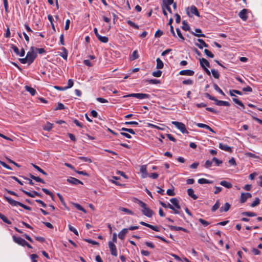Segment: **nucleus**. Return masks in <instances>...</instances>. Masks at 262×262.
I'll use <instances>...</instances> for the list:
<instances>
[{
  "label": "nucleus",
  "mask_w": 262,
  "mask_h": 262,
  "mask_svg": "<svg viewBox=\"0 0 262 262\" xmlns=\"http://www.w3.org/2000/svg\"><path fill=\"white\" fill-rule=\"evenodd\" d=\"M138 203L140 207L142 208V212L144 215L149 217L152 216L153 211L149 208L147 207L145 203L140 200H138Z\"/></svg>",
  "instance_id": "obj_1"
},
{
  "label": "nucleus",
  "mask_w": 262,
  "mask_h": 262,
  "mask_svg": "<svg viewBox=\"0 0 262 262\" xmlns=\"http://www.w3.org/2000/svg\"><path fill=\"white\" fill-rule=\"evenodd\" d=\"M4 198L6 200H7L8 201V202L12 206H19L20 207H21L22 208H23L24 209H26V210H31V208L28 206H26L25 205H24V204L19 202H17L16 201H15L14 200H13L12 199L10 198H9V197H7V196H4Z\"/></svg>",
  "instance_id": "obj_2"
},
{
  "label": "nucleus",
  "mask_w": 262,
  "mask_h": 262,
  "mask_svg": "<svg viewBox=\"0 0 262 262\" xmlns=\"http://www.w3.org/2000/svg\"><path fill=\"white\" fill-rule=\"evenodd\" d=\"M35 51V48L33 47H32L30 48V51H29L26 55V58H27L28 60V64H30L32 63L34 59L36 58L37 55L36 53L34 52Z\"/></svg>",
  "instance_id": "obj_3"
},
{
  "label": "nucleus",
  "mask_w": 262,
  "mask_h": 262,
  "mask_svg": "<svg viewBox=\"0 0 262 262\" xmlns=\"http://www.w3.org/2000/svg\"><path fill=\"white\" fill-rule=\"evenodd\" d=\"M149 95L143 93H132L124 96L123 97H135L139 99L149 98Z\"/></svg>",
  "instance_id": "obj_4"
},
{
  "label": "nucleus",
  "mask_w": 262,
  "mask_h": 262,
  "mask_svg": "<svg viewBox=\"0 0 262 262\" xmlns=\"http://www.w3.org/2000/svg\"><path fill=\"white\" fill-rule=\"evenodd\" d=\"M172 124L174 125L175 126L180 129L182 133L188 134V132L187 130L185 124L183 123L177 121H172Z\"/></svg>",
  "instance_id": "obj_5"
},
{
  "label": "nucleus",
  "mask_w": 262,
  "mask_h": 262,
  "mask_svg": "<svg viewBox=\"0 0 262 262\" xmlns=\"http://www.w3.org/2000/svg\"><path fill=\"white\" fill-rule=\"evenodd\" d=\"M108 247L110 249L111 254L116 256L117 255V253L116 245L113 243V242L110 241L108 242Z\"/></svg>",
  "instance_id": "obj_6"
},
{
  "label": "nucleus",
  "mask_w": 262,
  "mask_h": 262,
  "mask_svg": "<svg viewBox=\"0 0 262 262\" xmlns=\"http://www.w3.org/2000/svg\"><path fill=\"white\" fill-rule=\"evenodd\" d=\"M238 16L243 21L247 20L248 17V10L246 9H243L239 12Z\"/></svg>",
  "instance_id": "obj_7"
},
{
  "label": "nucleus",
  "mask_w": 262,
  "mask_h": 262,
  "mask_svg": "<svg viewBox=\"0 0 262 262\" xmlns=\"http://www.w3.org/2000/svg\"><path fill=\"white\" fill-rule=\"evenodd\" d=\"M252 197V194L250 193L243 192L241 193V198H240V202L241 203H244L246 202L247 200L249 198H251Z\"/></svg>",
  "instance_id": "obj_8"
},
{
  "label": "nucleus",
  "mask_w": 262,
  "mask_h": 262,
  "mask_svg": "<svg viewBox=\"0 0 262 262\" xmlns=\"http://www.w3.org/2000/svg\"><path fill=\"white\" fill-rule=\"evenodd\" d=\"M236 79L239 81L241 83H243L244 81L242 78L239 76H236L235 74H230V86L234 87L233 83L234 82L233 80Z\"/></svg>",
  "instance_id": "obj_9"
},
{
  "label": "nucleus",
  "mask_w": 262,
  "mask_h": 262,
  "mask_svg": "<svg viewBox=\"0 0 262 262\" xmlns=\"http://www.w3.org/2000/svg\"><path fill=\"white\" fill-rule=\"evenodd\" d=\"M188 9H189L190 12L187 11V14L190 16V13L192 14H194L195 15L199 17L200 13L198 12V10L195 6H192L190 8H188Z\"/></svg>",
  "instance_id": "obj_10"
},
{
  "label": "nucleus",
  "mask_w": 262,
  "mask_h": 262,
  "mask_svg": "<svg viewBox=\"0 0 262 262\" xmlns=\"http://www.w3.org/2000/svg\"><path fill=\"white\" fill-rule=\"evenodd\" d=\"M13 239L14 241V242L16 243H17V244L21 246H23L24 247V245L25 244V242H26V241L20 237H16L14 235L13 236Z\"/></svg>",
  "instance_id": "obj_11"
},
{
  "label": "nucleus",
  "mask_w": 262,
  "mask_h": 262,
  "mask_svg": "<svg viewBox=\"0 0 262 262\" xmlns=\"http://www.w3.org/2000/svg\"><path fill=\"white\" fill-rule=\"evenodd\" d=\"M160 204L162 205V207H163L164 208H169L171 209V210H172L173 211L174 213H176V214L179 213V211L178 210H177V209H176L174 208V207L170 204L168 203L167 204H166L165 203H164V202H163L162 201H160Z\"/></svg>",
  "instance_id": "obj_12"
},
{
  "label": "nucleus",
  "mask_w": 262,
  "mask_h": 262,
  "mask_svg": "<svg viewBox=\"0 0 262 262\" xmlns=\"http://www.w3.org/2000/svg\"><path fill=\"white\" fill-rule=\"evenodd\" d=\"M20 190L22 191L25 194L31 198H34L35 195L38 196L40 197L41 196L40 193L35 191H33L32 193H31L30 192L24 190L22 189H20Z\"/></svg>",
  "instance_id": "obj_13"
},
{
  "label": "nucleus",
  "mask_w": 262,
  "mask_h": 262,
  "mask_svg": "<svg viewBox=\"0 0 262 262\" xmlns=\"http://www.w3.org/2000/svg\"><path fill=\"white\" fill-rule=\"evenodd\" d=\"M67 181L73 185H77L78 184H83L81 181L73 177H70L69 179H68Z\"/></svg>",
  "instance_id": "obj_14"
},
{
  "label": "nucleus",
  "mask_w": 262,
  "mask_h": 262,
  "mask_svg": "<svg viewBox=\"0 0 262 262\" xmlns=\"http://www.w3.org/2000/svg\"><path fill=\"white\" fill-rule=\"evenodd\" d=\"M179 73L181 75L192 76L194 75V72L191 70H184L181 71Z\"/></svg>",
  "instance_id": "obj_15"
},
{
  "label": "nucleus",
  "mask_w": 262,
  "mask_h": 262,
  "mask_svg": "<svg viewBox=\"0 0 262 262\" xmlns=\"http://www.w3.org/2000/svg\"><path fill=\"white\" fill-rule=\"evenodd\" d=\"M128 232V229L124 228L121 231H120L118 233V237L120 239H124L125 238V235L127 234Z\"/></svg>",
  "instance_id": "obj_16"
},
{
  "label": "nucleus",
  "mask_w": 262,
  "mask_h": 262,
  "mask_svg": "<svg viewBox=\"0 0 262 262\" xmlns=\"http://www.w3.org/2000/svg\"><path fill=\"white\" fill-rule=\"evenodd\" d=\"M140 172L142 173V177L145 178L148 176L146 165H142L140 167Z\"/></svg>",
  "instance_id": "obj_17"
},
{
  "label": "nucleus",
  "mask_w": 262,
  "mask_h": 262,
  "mask_svg": "<svg viewBox=\"0 0 262 262\" xmlns=\"http://www.w3.org/2000/svg\"><path fill=\"white\" fill-rule=\"evenodd\" d=\"M198 41L200 42V44L196 43L195 45L201 49H203V47H208V45L202 39H198Z\"/></svg>",
  "instance_id": "obj_18"
},
{
  "label": "nucleus",
  "mask_w": 262,
  "mask_h": 262,
  "mask_svg": "<svg viewBox=\"0 0 262 262\" xmlns=\"http://www.w3.org/2000/svg\"><path fill=\"white\" fill-rule=\"evenodd\" d=\"M200 65L202 68L206 67H210L209 62L205 58H202L200 59Z\"/></svg>",
  "instance_id": "obj_19"
},
{
  "label": "nucleus",
  "mask_w": 262,
  "mask_h": 262,
  "mask_svg": "<svg viewBox=\"0 0 262 262\" xmlns=\"http://www.w3.org/2000/svg\"><path fill=\"white\" fill-rule=\"evenodd\" d=\"M196 125L199 127L204 128L205 129H207L210 130V132H211L213 133H215V132L209 126H208L206 124H205L203 123H198L196 124Z\"/></svg>",
  "instance_id": "obj_20"
},
{
  "label": "nucleus",
  "mask_w": 262,
  "mask_h": 262,
  "mask_svg": "<svg viewBox=\"0 0 262 262\" xmlns=\"http://www.w3.org/2000/svg\"><path fill=\"white\" fill-rule=\"evenodd\" d=\"M169 228L171 230H174V231H183L184 232H187V230L183 227H177L172 225H169Z\"/></svg>",
  "instance_id": "obj_21"
},
{
  "label": "nucleus",
  "mask_w": 262,
  "mask_h": 262,
  "mask_svg": "<svg viewBox=\"0 0 262 262\" xmlns=\"http://www.w3.org/2000/svg\"><path fill=\"white\" fill-rule=\"evenodd\" d=\"M215 104L219 106H229V103L228 101H224L222 100H214Z\"/></svg>",
  "instance_id": "obj_22"
},
{
  "label": "nucleus",
  "mask_w": 262,
  "mask_h": 262,
  "mask_svg": "<svg viewBox=\"0 0 262 262\" xmlns=\"http://www.w3.org/2000/svg\"><path fill=\"white\" fill-rule=\"evenodd\" d=\"M195 31L196 33H198V34L195 33L192 31L191 32V33L193 34V35L197 36V37H205V35L204 34H201L202 31L200 29L197 28L195 29Z\"/></svg>",
  "instance_id": "obj_23"
},
{
  "label": "nucleus",
  "mask_w": 262,
  "mask_h": 262,
  "mask_svg": "<svg viewBox=\"0 0 262 262\" xmlns=\"http://www.w3.org/2000/svg\"><path fill=\"white\" fill-rule=\"evenodd\" d=\"M187 193L189 196L191 197L193 200H196L198 196L194 194V191L192 189L189 188L187 190Z\"/></svg>",
  "instance_id": "obj_24"
},
{
  "label": "nucleus",
  "mask_w": 262,
  "mask_h": 262,
  "mask_svg": "<svg viewBox=\"0 0 262 262\" xmlns=\"http://www.w3.org/2000/svg\"><path fill=\"white\" fill-rule=\"evenodd\" d=\"M25 88L26 90L29 92L32 96H34L35 95L36 91L34 89L27 85L25 86Z\"/></svg>",
  "instance_id": "obj_25"
},
{
  "label": "nucleus",
  "mask_w": 262,
  "mask_h": 262,
  "mask_svg": "<svg viewBox=\"0 0 262 262\" xmlns=\"http://www.w3.org/2000/svg\"><path fill=\"white\" fill-rule=\"evenodd\" d=\"M233 101L236 103V104L239 105L242 107L243 109L245 108V106L244 104L241 101L239 100H238L236 97L232 98Z\"/></svg>",
  "instance_id": "obj_26"
},
{
  "label": "nucleus",
  "mask_w": 262,
  "mask_h": 262,
  "mask_svg": "<svg viewBox=\"0 0 262 262\" xmlns=\"http://www.w3.org/2000/svg\"><path fill=\"white\" fill-rule=\"evenodd\" d=\"M229 209V203L227 202L225 203L224 206L220 208V211L221 212H227Z\"/></svg>",
  "instance_id": "obj_27"
},
{
  "label": "nucleus",
  "mask_w": 262,
  "mask_h": 262,
  "mask_svg": "<svg viewBox=\"0 0 262 262\" xmlns=\"http://www.w3.org/2000/svg\"><path fill=\"white\" fill-rule=\"evenodd\" d=\"M156 62H157V66H156L157 69H161L163 68V66H164L163 63L162 61L160 58H158L156 59Z\"/></svg>",
  "instance_id": "obj_28"
},
{
  "label": "nucleus",
  "mask_w": 262,
  "mask_h": 262,
  "mask_svg": "<svg viewBox=\"0 0 262 262\" xmlns=\"http://www.w3.org/2000/svg\"><path fill=\"white\" fill-rule=\"evenodd\" d=\"M219 147L222 150H224L226 151H229V146L226 144H224L222 143H220Z\"/></svg>",
  "instance_id": "obj_29"
},
{
  "label": "nucleus",
  "mask_w": 262,
  "mask_h": 262,
  "mask_svg": "<svg viewBox=\"0 0 262 262\" xmlns=\"http://www.w3.org/2000/svg\"><path fill=\"white\" fill-rule=\"evenodd\" d=\"M57 195L58 196L61 203H62V204L65 207V208H66V209H67L68 210H69V208L67 206V205L64 201V199L63 198V197L62 196V195L59 193H57Z\"/></svg>",
  "instance_id": "obj_30"
},
{
  "label": "nucleus",
  "mask_w": 262,
  "mask_h": 262,
  "mask_svg": "<svg viewBox=\"0 0 262 262\" xmlns=\"http://www.w3.org/2000/svg\"><path fill=\"white\" fill-rule=\"evenodd\" d=\"M33 167L36 169L37 171H38L39 172H40V173H41L42 174H43V175L45 176H47V173L46 172H45L43 170H42L41 168H40L39 166L34 164H32Z\"/></svg>",
  "instance_id": "obj_31"
},
{
  "label": "nucleus",
  "mask_w": 262,
  "mask_h": 262,
  "mask_svg": "<svg viewBox=\"0 0 262 262\" xmlns=\"http://www.w3.org/2000/svg\"><path fill=\"white\" fill-rule=\"evenodd\" d=\"M0 218L3 220V221L8 224H11L12 223L10 221H9L6 216H5L4 215L2 214L1 213H0Z\"/></svg>",
  "instance_id": "obj_32"
},
{
  "label": "nucleus",
  "mask_w": 262,
  "mask_h": 262,
  "mask_svg": "<svg viewBox=\"0 0 262 262\" xmlns=\"http://www.w3.org/2000/svg\"><path fill=\"white\" fill-rule=\"evenodd\" d=\"M198 183L200 184H211L212 183V181H210L207 179L201 178L199 179Z\"/></svg>",
  "instance_id": "obj_33"
},
{
  "label": "nucleus",
  "mask_w": 262,
  "mask_h": 262,
  "mask_svg": "<svg viewBox=\"0 0 262 262\" xmlns=\"http://www.w3.org/2000/svg\"><path fill=\"white\" fill-rule=\"evenodd\" d=\"M62 50L63 52L60 53L59 55L61 56L63 59H67L68 57V52L65 48H62Z\"/></svg>",
  "instance_id": "obj_34"
},
{
  "label": "nucleus",
  "mask_w": 262,
  "mask_h": 262,
  "mask_svg": "<svg viewBox=\"0 0 262 262\" xmlns=\"http://www.w3.org/2000/svg\"><path fill=\"white\" fill-rule=\"evenodd\" d=\"M72 204L74 205L75 207H76L78 210L82 211V212L86 213L85 210L79 204L72 203Z\"/></svg>",
  "instance_id": "obj_35"
},
{
  "label": "nucleus",
  "mask_w": 262,
  "mask_h": 262,
  "mask_svg": "<svg viewBox=\"0 0 262 262\" xmlns=\"http://www.w3.org/2000/svg\"><path fill=\"white\" fill-rule=\"evenodd\" d=\"M53 127V124L50 122H47L44 126L43 129L47 131H50Z\"/></svg>",
  "instance_id": "obj_36"
},
{
  "label": "nucleus",
  "mask_w": 262,
  "mask_h": 262,
  "mask_svg": "<svg viewBox=\"0 0 262 262\" xmlns=\"http://www.w3.org/2000/svg\"><path fill=\"white\" fill-rule=\"evenodd\" d=\"M183 26L182 28L185 31H189L190 27L185 20L182 22Z\"/></svg>",
  "instance_id": "obj_37"
},
{
  "label": "nucleus",
  "mask_w": 262,
  "mask_h": 262,
  "mask_svg": "<svg viewBox=\"0 0 262 262\" xmlns=\"http://www.w3.org/2000/svg\"><path fill=\"white\" fill-rule=\"evenodd\" d=\"M97 38L99 39V41L103 43H106L108 41V37L106 36H102L100 35L99 36H98Z\"/></svg>",
  "instance_id": "obj_38"
},
{
  "label": "nucleus",
  "mask_w": 262,
  "mask_h": 262,
  "mask_svg": "<svg viewBox=\"0 0 262 262\" xmlns=\"http://www.w3.org/2000/svg\"><path fill=\"white\" fill-rule=\"evenodd\" d=\"M119 210L120 211L126 212V213H127L128 214H129L133 215L134 214V213L131 210H130L126 208L120 207L119 208Z\"/></svg>",
  "instance_id": "obj_39"
},
{
  "label": "nucleus",
  "mask_w": 262,
  "mask_h": 262,
  "mask_svg": "<svg viewBox=\"0 0 262 262\" xmlns=\"http://www.w3.org/2000/svg\"><path fill=\"white\" fill-rule=\"evenodd\" d=\"M234 93L238 94V95H242V92L241 91H238V90H230V96H234V97H236V96L234 94Z\"/></svg>",
  "instance_id": "obj_40"
},
{
  "label": "nucleus",
  "mask_w": 262,
  "mask_h": 262,
  "mask_svg": "<svg viewBox=\"0 0 262 262\" xmlns=\"http://www.w3.org/2000/svg\"><path fill=\"white\" fill-rule=\"evenodd\" d=\"M130 58L132 60H134L139 58V55L137 50L133 52Z\"/></svg>",
  "instance_id": "obj_41"
},
{
  "label": "nucleus",
  "mask_w": 262,
  "mask_h": 262,
  "mask_svg": "<svg viewBox=\"0 0 262 262\" xmlns=\"http://www.w3.org/2000/svg\"><path fill=\"white\" fill-rule=\"evenodd\" d=\"M242 214L243 215L251 216V217L256 216V214L255 213L252 212H243L242 213Z\"/></svg>",
  "instance_id": "obj_42"
},
{
  "label": "nucleus",
  "mask_w": 262,
  "mask_h": 262,
  "mask_svg": "<svg viewBox=\"0 0 262 262\" xmlns=\"http://www.w3.org/2000/svg\"><path fill=\"white\" fill-rule=\"evenodd\" d=\"M220 204L219 201L217 200L215 204L212 206V209H211L212 211L214 212L217 209H219L220 207Z\"/></svg>",
  "instance_id": "obj_43"
},
{
  "label": "nucleus",
  "mask_w": 262,
  "mask_h": 262,
  "mask_svg": "<svg viewBox=\"0 0 262 262\" xmlns=\"http://www.w3.org/2000/svg\"><path fill=\"white\" fill-rule=\"evenodd\" d=\"M260 203V200L258 198H256L253 202L250 205L252 207H254L258 205Z\"/></svg>",
  "instance_id": "obj_44"
},
{
  "label": "nucleus",
  "mask_w": 262,
  "mask_h": 262,
  "mask_svg": "<svg viewBox=\"0 0 262 262\" xmlns=\"http://www.w3.org/2000/svg\"><path fill=\"white\" fill-rule=\"evenodd\" d=\"M127 23L129 26H130L131 27H133L134 28H135L136 29H138L139 28L137 25L135 24L134 22H133L130 20H127Z\"/></svg>",
  "instance_id": "obj_45"
},
{
  "label": "nucleus",
  "mask_w": 262,
  "mask_h": 262,
  "mask_svg": "<svg viewBox=\"0 0 262 262\" xmlns=\"http://www.w3.org/2000/svg\"><path fill=\"white\" fill-rule=\"evenodd\" d=\"M127 23L129 26H130L131 27H133L134 28H135L136 29H138L139 28L137 25L135 24L134 22H133L130 20H127Z\"/></svg>",
  "instance_id": "obj_46"
},
{
  "label": "nucleus",
  "mask_w": 262,
  "mask_h": 262,
  "mask_svg": "<svg viewBox=\"0 0 262 262\" xmlns=\"http://www.w3.org/2000/svg\"><path fill=\"white\" fill-rule=\"evenodd\" d=\"M68 227L70 231L73 232L76 235H78V232L75 228H74L70 224L68 225Z\"/></svg>",
  "instance_id": "obj_47"
},
{
  "label": "nucleus",
  "mask_w": 262,
  "mask_h": 262,
  "mask_svg": "<svg viewBox=\"0 0 262 262\" xmlns=\"http://www.w3.org/2000/svg\"><path fill=\"white\" fill-rule=\"evenodd\" d=\"M213 87H214V89H215V90H216L217 92H218L219 93H220V94L224 95V92H223V91L217 86V85L215 83H214L213 84Z\"/></svg>",
  "instance_id": "obj_48"
},
{
  "label": "nucleus",
  "mask_w": 262,
  "mask_h": 262,
  "mask_svg": "<svg viewBox=\"0 0 262 262\" xmlns=\"http://www.w3.org/2000/svg\"><path fill=\"white\" fill-rule=\"evenodd\" d=\"M64 109V105L61 103H58L57 106L54 109L55 111Z\"/></svg>",
  "instance_id": "obj_49"
},
{
  "label": "nucleus",
  "mask_w": 262,
  "mask_h": 262,
  "mask_svg": "<svg viewBox=\"0 0 262 262\" xmlns=\"http://www.w3.org/2000/svg\"><path fill=\"white\" fill-rule=\"evenodd\" d=\"M211 72H212L213 76L215 78H219V72H218L217 71H216V70H215L214 69H212L211 70Z\"/></svg>",
  "instance_id": "obj_50"
},
{
  "label": "nucleus",
  "mask_w": 262,
  "mask_h": 262,
  "mask_svg": "<svg viewBox=\"0 0 262 262\" xmlns=\"http://www.w3.org/2000/svg\"><path fill=\"white\" fill-rule=\"evenodd\" d=\"M162 71L158 70L155 72H152V75L156 77H159L161 76Z\"/></svg>",
  "instance_id": "obj_51"
},
{
  "label": "nucleus",
  "mask_w": 262,
  "mask_h": 262,
  "mask_svg": "<svg viewBox=\"0 0 262 262\" xmlns=\"http://www.w3.org/2000/svg\"><path fill=\"white\" fill-rule=\"evenodd\" d=\"M204 53L206 54V55L210 58H213L214 57V55L207 49H205Z\"/></svg>",
  "instance_id": "obj_52"
},
{
  "label": "nucleus",
  "mask_w": 262,
  "mask_h": 262,
  "mask_svg": "<svg viewBox=\"0 0 262 262\" xmlns=\"http://www.w3.org/2000/svg\"><path fill=\"white\" fill-rule=\"evenodd\" d=\"M170 202L175 206H176L177 205H178L179 202V201L177 199V198H171L170 200Z\"/></svg>",
  "instance_id": "obj_53"
},
{
  "label": "nucleus",
  "mask_w": 262,
  "mask_h": 262,
  "mask_svg": "<svg viewBox=\"0 0 262 262\" xmlns=\"http://www.w3.org/2000/svg\"><path fill=\"white\" fill-rule=\"evenodd\" d=\"M11 48L17 55L19 54V51L16 46L14 45H11Z\"/></svg>",
  "instance_id": "obj_54"
},
{
  "label": "nucleus",
  "mask_w": 262,
  "mask_h": 262,
  "mask_svg": "<svg viewBox=\"0 0 262 262\" xmlns=\"http://www.w3.org/2000/svg\"><path fill=\"white\" fill-rule=\"evenodd\" d=\"M148 82L150 83V84H159L160 83V81L159 80H157V79H150V80H148Z\"/></svg>",
  "instance_id": "obj_55"
},
{
  "label": "nucleus",
  "mask_w": 262,
  "mask_h": 262,
  "mask_svg": "<svg viewBox=\"0 0 262 262\" xmlns=\"http://www.w3.org/2000/svg\"><path fill=\"white\" fill-rule=\"evenodd\" d=\"M79 159L82 160V161H83L84 162H89V163H91L92 162L91 159L88 157H79Z\"/></svg>",
  "instance_id": "obj_56"
},
{
  "label": "nucleus",
  "mask_w": 262,
  "mask_h": 262,
  "mask_svg": "<svg viewBox=\"0 0 262 262\" xmlns=\"http://www.w3.org/2000/svg\"><path fill=\"white\" fill-rule=\"evenodd\" d=\"M38 257V255L36 254H32L30 255V258L32 260V262H37L36 260V258H37Z\"/></svg>",
  "instance_id": "obj_57"
},
{
  "label": "nucleus",
  "mask_w": 262,
  "mask_h": 262,
  "mask_svg": "<svg viewBox=\"0 0 262 262\" xmlns=\"http://www.w3.org/2000/svg\"><path fill=\"white\" fill-rule=\"evenodd\" d=\"M176 31H177V34L179 36V37L182 40H184L185 38L184 37V36L182 35L181 32V31L180 30V29L179 28H177L176 29Z\"/></svg>",
  "instance_id": "obj_58"
},
{
  "label": "nucleus",
  "mask_w": 262,
  "mask_h": 262,
  "mask_svg": "<svg viewBox=\"0 0 262 262\" xmlns=\"http://www.w3.org/2000/svg\"><path fill=\"white\" fill-rule=\"evenodd\" d=\"M212 161L207 160L205 163L204 166L207 168H209L212 165Z\"/></svg>",
  "instance_id": "obj_59"
},
{
  "label": "nucleus",
  "mask_w": 262,
  "mask_h": 262,
  "mask_svg": "<svg viewBox=\"0 0 262 262\" xmlns=\"http://www.w3.org/2000/svg\"><path fill=\"white\" fill-rule=\"evenodd\" d=\"M166 193L167 195H168L169 196L175 195V193L174 192L173 189H168L166 191Z\"/></svg>",
  "instance_id": "obj_60"
},
{
  "label": "nucleus",
  "mask_w": 262,
  "mask_h": 262,
  "mask_svg": "<svg viewBox=\"0 0 262 262\" xmlns=\"http://www.w3.org/2000/svg\"><path fill=\"white\" fill-rule=\"evenodd\" d=\"M212 161L214 162L215 163V164L217 166H219L220 164L222 163V161L221 160L217 159L215 157L212 158Z\"/></svg>",
  "instance_id": "obj_61"
},
{
  "label": "nucleus",
  "mask_w": 262,
  "mask_h": 262,
  "mask_svg": "<svg viewBox=\"0 0 262 262\" xmlns=\"http://www.w3.org/2000/svg\"><path fill=\"white\" fill-rule=\"evenodd\" d=\"M73 84H74V82H73V80L70 79H69L68 82V86H65V87L67 88V89H68L69 88H72L73 86Z\"/></svg>",
  "instance_id": "obj_62"
},
{
  "label": "nucleus",
  "mask_w": 262,
  "mask_h": 262,
  "mask_svg": "<svg viewBox=\"0 0 262 262\" xmlns=\"http://www.w3.org/2000/svg\"><path fill=\"white\" fill-rule=\"evenodd\" d=\"M199 221L204 226H207L209 224V223L208 222L205 221L204 220H203L202 219H200L199 220Z\"/></svg>",
  "instance_id": "obj_63"
},
{
  "label": "nucleus",
  "mask_w": 262,
  "mask_h": 262,
  "mask_svg": "<svg viewBox=\"0 0 262 262\" xmlns=\"http://www.w3.org/2000/svg\"><path fill=\"white\" fill-rule=\"evenodd\" d=\"M163 34V32L160 30H158L155 34L156 37H159Z\"/></svg>",
  "instance_id": "obj_64"
}]
</instances>
